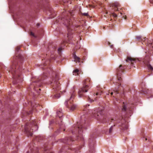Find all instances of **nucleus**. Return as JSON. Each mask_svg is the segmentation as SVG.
<instances>
[{
	"mask_svg": "<svg viewBox=\"0 0 153 153\" xmlns=\"http://www.w3.org/2000/svg\"><path fill=\"white\" fill-rule=\"evenodd\" d=\"M126 61L127 62H131V65H133L134 62H139V60L138 59H133L130 57H128Z\"/></svg>",
	"mask_w": 153,
	"mask_h": 153,
	"instance_id": "nucleus-14",
	"label": "nucleus"
},
{
	"mask_svg": "<svg viewBox=\"0 0 153 153\" xmlns=\"http://www.w3.org/2000/svg\"><path fill=\"white\" fill-rule=\"evenodd\" d=\"M79 150V149L78 148V149H74V151H75L76 152H78V150Z\"/></svg>",
	"mask_w": 153,
	"mask_h": 153,
	"instance_id": "nucleus-35",
	"label": "nucleus"
},
{
	"mask_svg": "<svg viewBox=\"0 0 153 153\" xmlns=\"http://www.w3.org/2000/svg\"><path fill=\"white\" fill-rule=\"evenodd\" d=\"M151 3H153V0H149Z\"/></svg>",
	"mask_w": 153,
	"mask_h": 153,
	"instance_id": "nucleus-37",
	"label": "nucleus"
},
{
	"mask_svg": "<svg viewBox=\"0 0 153 153\" xmlns=\"http://www.w3.org/2000/svg\"><path fill=\"white\" fill-rule=\"evenodd\" d=\"M99 94H100V95H101V94H102V92H100V93H99V92H97V93H96V95H98Z\"/></svg>",
	"mask_w": 153,
	"mask_h": 153,
	"instance_id": "nucleus-34",
	"label": "nucleus"
},
{
	"mask_svg": "<svg viewBox=\"0 0 153 153\" xmlns=\"http://www.w3.org/2000/svg\"><path fill=\"white\" fill-rule=\"evenodd\" d=\"M118 5H119V4L117 3H114L113 4V7H114V8H114V10L115 11H116V10L117 11H118V9L117 8L116 10V8L118 7Z\"/></svg>",
	"mask_w": 153,
	"mask_h": 153,
	"instance_id": "nucleus-23",
	"label": "nucleus"
},
{
	"mask_svg": "<svg viewBox=\"0 0 153 153\" xmlns=\"http://www.w3.org/2000/svg\"><path fill=\"white\" fill-rule=\"evenodd\" d=\"M131 106H130L129 104L126 105L124 102H123L122 110L123 111L126 113L127 114H131L132 113V109L134 107V105L131 104Z\"/></svg>",
	"mask_w": 153,
	"mask_h": 153,
	"instance_id": "nucleus-11",
	"label": "nucleus"
},
{
	"mask_svg": "<svg viewBox=\"0 0 153 153\" xmlns=\"http://www.w3.org/2000/svg\"><path fill=\"white\" fill-rule=\"evenodd\" d=\"M113 91H114V92H111V95H112L114 93L115 94H118L119 93V92H118V90H117V89H115V90H114Z\"/></svg>",
	"mask_w": 153,
	"mask_h": 153,
	"instance_id": "nucleus-24",
	"label": "nucleus"
},
{
	"mask_svg": "<svg viewBox=\"0 0 153 153\" xmlns=\"http://www.w3.org/2000/svg\"><path fill=\"white\" fill-rule=\"evenodd\" d=\"M33 83L31 84L29 88L30 89L33 88L34 90L35 88L36 87H40L41 85V79H38L37 80L35 81H33V79H32Z\"/></svg>",
	"mask_w": 153,
	"mask_h": 153,
	"instance_id": "nucleus-12",
	"label": "nucleus"
},
{
	"mask_svg": "<svg viewBox=\"0 0 153 153\" xmlns=\"http://www.w3.org/2000/svg\"><path fill=\"white\" fill-rule=\"evenodd\" d=\"M125 69V67L122 66V65H121L117 69V77L119 81L118 82H117L116 83L117 84L118 86L121 85L120 81L122 79L121 78L122 73L123 72Z\"/></svg>",
	"mask_w": 153,
	"mask_h": 153,
	"instance_id": "nucleus-9",
	"label": "nucleus"
},
{
	"mask_svg": "<svg viewBox=\"0 0 153 153\" xmlns=\"http://www.w3.org/2000/svg\"><path fill=\"white\" fill-rule=\"evenodd\" d=\"M89 105H88L83 106L82 108L83 116H81L80 122H77L76 125H74L72 128L71 131L73 134L76 135H77V134H79V136H77L78 139H79V138H80L81 140L83 139V137H82L81 134L83 131V128H85V114H91L98 120L102 123H105V120L106 119V116L103 107L100 108L98 109L95 108L94 110H91L89 109L88 107Z\"/></svg>",
	"mask_w": 153,
	"mask_h": 153,
	"instance_id": "nucleus-1",
	"label": "nucleus"
},
{
	"mask_svg": "<svg viewBox=\"0 0 153 153\" xmlns=\"http://www.w3.org/2000/svg\"><path fill=\"white\" fill-rule=\"evenodd\" d=\"M114 120L116 121L115 124H118V126L120 127V128L122 130H125L128 128V126L126 122L125 119H123L122 117H120L119 118H115V119H111V120Z\"/></svg>",
	"mask_w": 153,
	"mask_h": 153,
	"instance_id": "nucleus-8",
	"label": "nucleus"
},
{
	"mask_svg": "<svg viewBox=\"0 0 153 153\" xmlns=\"http://www.w3.org/2000/svg\"><path fill=\"white\" fill-rule=\"evenodd\" d=\"M58 75L56 74L55 77L53 78L51 82V85L53 88L52 96L53 98H59L60 97L61 93H62V92L60 91V88L59 83L58 81Z\"/></svg>",
	"mask_w": 153,
	"mask_h": 153,
	"instance_id": "nucleus-4",
	"label": "nucleus"
},
{
	"mask_svg": "<svg viewBox=\"0 0 153 153\" xmlns=\"http://www.w3.org/2000/svg\"><path fill=\"white\" fill-rule=\"evenodd\" d=\"M5 66L1 63H0V71H3L4 69L5 68ZM2 75L0 74V77H1Z\"/></svg>",
	"mask_w": 153,
	"mask_h": 153,
	"instance_id": "nucleus-22",
	"label": "nucleus"
},
{
	"mask_svg": "<svg viewBox=\"0 0 153 153\" xmlns=\"http://www.w3.org/2000/svg\"><path fill=\"white\" fill-rule=\"evenodd\" d=\"M31 105L32 107H33L34 108H35L36 107H37L39 105V104H35V105H34V104L31 103Z\"/></svg>",
	"mask_w": 153,
	"mask_h": 153,
	"instance_id": "nucleus-25",
	"label": "nucleus"
},
{
	"mask_svg": "<svg viewBox=\"0 0 153 153\" xmlns=\"http://www.w3.org/2000/svg\"><path fill=\"white\" fill-rule=\"evenodd\" d=\"M63 131H65V129H63Z\"/></svg>",
	"mask_w": 153,
	"mask_h": 153,
	"instance_id": "nucleus-43",
	"label": "nucleus"
},
{
	"mask_svg": "<svg viewBox=\"0 0 153 153\" xmlns=\"http://www.w3.org/2000/svg\"><path fill=\"white\" fill-rule=\"evenodd\" d=\"M30 35L32 36L35 37H36V36L34 35V33L32 32H30Z\"/></svg>",
	"mask_w": 153,
	"mask_h": 153,
	"instance_id": "nucleus-29",
	"label": "nucleus"
},
{
	"mask_svg": "<svg viewBox=\"0 0 153 153\" xmlns=\"http://www.w3.org/2000/svg\"><path fill=\"white\" fill-rule=\"evenodd\" d=\"M73 56L74 59V61L76 62H79L80 58L76 56V55H74Z\"/></svg>",
	"mask_w": 153,
	"mask_h": 153,
	"instance_id": "nucleus-21",
	"label": "nucleus"
},
{
	"mask_svg": "<svg viewBox=\"0 0 153 153\" xmlns=\"http://www.w3.org/2000/svg\"><path fill=\"white\" fill-rule=\"evenodd\" d=\"M91 84L90 79L87 78L83 82V87L80 88L78 92L79 97H80L85 96V94L89 89V86Z\"/></svg>",
	"mask_w": 153,
	"mask_h": 153,
	"instance_id": "nucleus-5",
	"label": "nucleus"
},
{
	"mask_svg": "<svg viewBox=\"0 0 153 153\" xmlns=\"http://www.w3.org/2000/svg\"><path fill=\"white\" fill-rule=\"evenodd\" d=\"M20 49L19 46H18L16 48V56L11 58L12 65L10 66V70H9V72L11 73L13 75V83L14 84H17L21 82L22 80L21 73V68L16 61L17 58L19 59L20 61H22L23 59L22 56L18 53Z\"/></svg>",
	"mask_w": 153,
	"mask_h": 153,
	"instance_id": "nucleus-2",
	"label": "nucleus"
},
{
	"mask_svg": "<svg viewBox=\"0 0 153 153\" xmlns=\"http://www.w3.org/2000/svg\"><path fill=\"white\" fill-rule=\"evenodd\" d=\"M115 126V125H114V126H112L109 129V133H111L112 132V130H113V126Z\"/></svg>",
	"mask_w": 153,
	"mask_h": 153,
	"instance_id": "nucleus-26",
	"label": "nucleus"
},
{
	"mask_svg": "<svg viewBox=\"0 0 153 153\" xmlns=\"http://www.w3.org/2000/svg\"><path fill=\"white\" fill-rule=\"evenodd\" d=\"M37 25L38 26L39 25V24H37Z\"/></svg>",
	"mask_w": 153,
	"mask_h": 153,
	"instance_id": "nucleus-41",
	"label": "nucleus"
},
{
	"mask_svg": "<svg viewBox=\"0 0 153 153\" xmlns=\"http://www.w3.org/2000/svg\"><path fill=\"white\" fill-rule=\"evenodd\" d=\"M74 91V89L73 88L71 92V96L70 99L68 101H65V104L66 107L69 110L71 111L75 110L77 108L76 105L74 103L73 101L75 95Z\"/></svg>",
	"mask_w": 153,
	"mask_h": 153,
	"instance_id": "nucleus-7",
	"label": "nucleus"
},
{
	"mask_svg": "<svg viewBox=\"0 0 153 153\" xmlns=\"http://www.w3.org/2000/svg\"><path fill=\"white\" fill-rule=\"evenodd\" d=\"M112 16L116 18L117 16V15L114 13H112L111 14Z\"/></svg>",
	"mask_w": 153,
	"mask_h": 153,
	"instance_id": "nucleus-31",
	"label": "nucleus"
},
{
	"mask_svg": "<svg viewBox=\"0 0 153 153\" xmlns=\"http://www.w3.org/2000/svg\"><path fill=\"white\" fill-rule=\"evenodd\" d=\"M82 14L83 15H84L85 16H88V15L87 13H82Z\"/></svg>",
	"mask_w": 153,
	"mask_h": 153,
	"instance_id": "nucleus-33",
	"label": "nucleus"
},
{
	"mask_svg": "<svg viewBox=\"0 0 153 153\" xmlns=\"http://www.w3.org/2000/svg\"><path fill=\"white\" fill-rule=\"evenodd\" d=\"M54 47L55 49H56V47L55 46H54Z\"/></svg>",
	"mask_w": 153,
	"mask_h": 153,
	"instance_id": "nucleus-40",
	"label": "nucleus"
},
{
	"mask_svg": "<svg viewBox=\"0 0 153 153\" xmlns=\"http://www.w3.org/2000/svg\"><path fill=\"white\" fill-rule=\"evenodd\" d=\"M67 141L66 142H65V143H66L67 144L70 145L71 144V142H73L74 140H73V138L72 137H69L68 138L67 140Z\"/></svg>",
	"mask_w": 153,
	"mask_h": 153,
	"instance_id": "nucleus-18",
	"label": "nucleus"
},
{
	"mask_svg": "<svg viewBox=\"0 0 153 153\" xmlns=\"http://www.w3.org/2000/svg\"><path fill=\"white\" fill-rule=\"evenodd\" d=\"M79 71L78 69L74 70L73 72V75L75 76L78 75Z\"/></svg>",
	"mask_w": 153,
	"mask_h": 153,
	"instance_id": "nucleus-20",
	"label": "nucleus"
},
{
	"mask_svg": "<svg viewBox=\"0 0 153 153\" xmlns=\"http://www.w3.org/2000/svg\"><path fill=\"white\" fill-rule=\"evenodd\" d=\"M39 90H40H40H41V89H40V88H39Z\"/></svg>",
	"mask_w": 153,
	"mask_h": 153,
	"instance_id": "nucleus-42",
	"label": "nucleus"
},
{
	"mask_svg": "<svg viewBox=\"0 0 153 153\" xmlns=\"http://www.w3.org/2000/svg\"><path fill=\"white\" fill-rule=\"evenodd\" d=\"M136 39L138 41H144L146 40V38L145 37L144 38L143 37L142 38L140 36H137L136 37Z\"/></svg>",
	"mask_w": 153,
	"mask_h": 153,
	"instance_id": "nucleus-19",
	"label": "nucleus"
},
{
	"mask_svg": "<svg viewBox=\"0 0 153 153\" xmlns=\"http://www.w3.org/2000/svg\"><path fill=\"white\" fill-rule=\"evenodd\" d=\"M38 127L35 120H32L30 124L28 123H26L25 126V131L28 137L31 136L33 134V130L37 129Z\"/></svg>",
	"mask_w": 153,
	"mask_h": 153,
	"instance_id": "nucleus-6",
	"label": "nucleus"
},
{
	"mask_svg": "<svg viewBox=\"0 0 153 153\" xmlns=\"http://www.w3.org/2000/svg\"><path fill=\"white\" fill-rule=\"evenodd\" d=\"M123 18H124L125 19H126V16H123Z\"/></svg>",
	"mask_w": 153,
	"mask_h": 153,
	"instance_id": "nucleus-38",
	"label": "nucleus"
},
{
	"mask_svg": "<svg viewBox=\"0 0 153 153\" xmlns=\"http://www.w3.org/2000/svg\"><path fill=\"white\" fill-rule=\"evenodd\" d=\"M87 99L88 101L90 102H92L94 101L93 100L91 99L89 97H88Z\"/></svg>",
	"mask_w": 153,
	"mask_h": 153,
	"instance_id": "nucleus-30",
	"label": "nucleus"
},
{
	"mask_svg": "<svg viewBox=\"0 0 153 153\" xmlns=\"http://www.w3.org/2000/svg\"><path fill=\"white\" fill-rule=\"evenodd\" d=\"M62 111V110H61V111L60 110L57 112V116H58V118L57 119L56 122V124H58L59 126L60 130L64 127V125H63L62 121V117L63 116V114Z\"/></svg>",
	"mask_w": 153,
	"mask_h": 153,
	"instance_id": "nucleus-10",
	"label": "nucleus"
},
{
	"mask_svg": "<svg viewBox=\"0 0 153 153\" xmlns=\"http://www.w3.org/2000/svg\"><path fill=\"white\" fill-rule=\"evenodd\" d=\"M144 64H145L147 66L149 70V71H153V68L151 66V65L149 64L148 62L145 63L144 62Z\"/></svg>",
	"mask_w": 153,
	"mask_h": 153,
	"instance_id": "nucleus-17",
	"label": "nucleus"
},
{
	"mask_svg": "<svg viewBox=\"0 0 153 153\" xmlns=\"http://www.w3.org/2000/svg\"><path fill=\"white\" fill-rule=\"evenodd\" d=\"M145 139V140H147V139L146 138Z\"/></svg>",
	"mask_w": 153,
	"mask_h": 153,
	"instance_id": "nucleus-39",
	"label": "nucleus"
},
{
	"mask_svg": "<svg viewBox=\"0 0 153 153\" xmlns=\"http://www.w3.org/2000/svg\"><path fill=\"white\" fill-rule=\"evenodd\" d=\"M50 62V61L49 60H48L46 61V62L44 64V65L45 66V67L43 68L44 69H45L46 68H47V69H48V68L50 71H51V68H50V67H49V66L48 65Z\"/></svg>",
	"mask_w": 153,
	"mask_h": 153,
	"instance_id": "nucleus-16",
	"label": "nucleus"
},
{
	"mask_svg": "<svg viewBox=\"0 0 153 153\" xmlns=\"http://www.w3.org/2000/svg\"><path fill=\"white\" fill-rule=\"evenodd\" d=\"M89 152L90 153H94V145L95 143L94 139L93 137L91 136L90 138L89 141Z\"/></svg>",
	"mask_w": 153,
	"mask_h": 153,
	"instance_id": "nucleus-13",
	"label": "nucleus"
},
{
	"mask_svg": "<svg viewBox=\"0 0 153 153\" xmlns=\"http://www.w3.org/2000/svg\"><path fill=\"white\" fill-rule=\"evenodd\" d=\"M141 93L144 94H148L149 95H152V91L151 90H149L146 88H143L141 90Z\"/></svg>",
	"mask_w": 153,
	"mask_h": 153,
	"instance_id": "nucleus-15",
	"label": "nucleus"
},
{
	"mask_svg": "<svg viewBox=\"0 0 153 153\" xmlns=\"http://www.w3.org/2000/svg\"><path fill=\"white\" fill-rule=\"evenodd\" d=\"M61 21L68 28V37L69 40H71V38L73 37V34L74 33V30H76L77 28L79 29L80 27L79 25H76L74 27L72 25V22L70 21V19L69 17L68 16H65L62 17Z\"/></svg>",
	"mask_w": 153,
	"mask_h": 153,
	"instance_id": "nucleus-3",
	"label": "nucleus"
},
{
	"mask_svg": "<svg viewBox=\"0 0 153 153\" xmlns=\"http://www.w3.org/2000/svg\"><path fill=\"white\" fill-rule=\"evenodd\" d=\"M62 50V48H59L58 49V52L59 55H60Z\"/></svg>",
	"mask_w": 153,
	"mask_h": 153,
	"instance_id": "nucleus-27",
	"label": "nucleus"
},
{
	"mask_svg": "<svg viewBox=\"0 0 153 153\" xmlns=\"http://www.w3.org/2000/svg\"><path fill=\"white\" fill-rule=\"evenodd\" d=\"M31 113H32V111H30L29 112H27V114H31Z\"/></svg>",
	"mask_w": 153,
	"mask_h": 153,
	"instance_id": "nucleus-36",
	"label": "nucleus"
},
{
	"mask_svg": "<svg viewBox=\"0 0 153 153\" xmlns=\"http://www.w3.org/2000/svg\"><path fill=\"white\" fill-rule=\"evenodd\" d=\"M46 146H47V145L46 144H45L44 146H43V147H42L43 150H44L45 151H46L47 150V149H46Z\"/></svg>",
	"mask_w": 153,
	"mask_h": 153,
	"instance_id": "nucleus-28",
	"label": "nucleus"
},
{
	"mask_svg": "<svg viewBox=\"0 0 153 153\" xmlns=\"http://www.w3.org/2000/svg\"><path fill=\"white\" fill-rule=\"evenodd\" d=\"M108 45L110 46L111 48H113V45H111V43L109 42H108Z\"/></svg>",
	"mask_w": 153,
	"mask_h": 153,
	"instance_id": "nucleus-32",
	"label": "nucleus"
}]
</instances>
